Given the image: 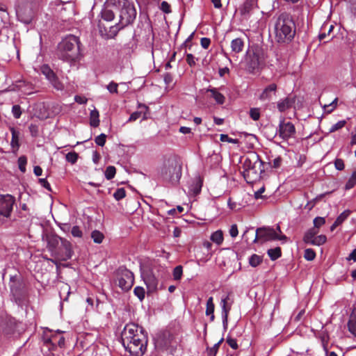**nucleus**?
<instances>
[{"label":"nucleus","mask_w":356,"mask_h":356,"mask_svg":"<svg viewBox=\"0 0 356 356\" xmlns=\"http://www.w3.org/2000/svg\"><path fill=\"white\" fill-rule=\"evenodd\" d=\"M111 3L113 4V8L118 13L119 22L107 27L101 20L99 21V33L106 38H115L120 30L134 22L137 15L134 5L127 0H111Z\"/></svg>","instance_id":"obj_1"},{"label":"nucleus","mask_w":356,"mask_h":356,"mask_svg":"<svg viewBox=\"0 0 356 356\" xmlns=\"http://www.w3.org/2000/svg\"><path fill=\"white\" fill-rule=\"evenodd\" d=\"M122 343L132 356H142L147 348V339L143 329L135 323L127 324L121 333Z\"/></svg>","instance_id":"obj_2"},{"label":"nucleus","mask_w":356,"mask_h":356,"mask_svg":"<svg viewBox=\"0 0 356 356\" xmlns=\"http://www.w3.org/2000/svg\"><path fill=\"white\" fill-rule=\"evenodd\" d=\"M296 24L291 15L287 13H281L274 24L275 40L280 44H289L296 35Z\"/></svg>","instance_id":"obj_3"},{"label":"nucleus","mask_w":356,"mask_h":356,"mask_svg":"<svg viewBox=\"0 0 356 356\" xmlns=\"http://www.w3.org/2000/svg\"><path fill=\"white\" fill-rule=\"evenodd\" d=\"M47 248L55 259L51 261L56 264V260L65 261L70 259L73 254L72 245L66 238L56 234L47 236Z\"/></svg>","instance_id":"obj_4"},{"label":"nucleus","mask_w":356,"mask_h":356,"mask_svg":"<svg viewBox=\"0 0 356 356\" xmlns=\"http://www.w3.org/2000/svg\"><path fill=\"white\" fill-rule=\"evenodd\" d=\"M80 41L78 37L70 35L58 44L57 55L63 61L72 63L80 56Z\"/></svg>","instance_id":"obj_5"},{"label":"nucleus","mask_w":356,"mask_h":356,"mask_svg":"<svg viewBox=\"0 0 356 356\" xmlns=\"http://www.w3.org/2000/svg\"><path fill=\"white\" fill-rule=\"evenodd\" d=\"M159 177L165 181L176 184L181 177V165L175 156L166 158L159 169Z\"/></svg>","instance_id":"obj_6"},{"label":"nucleus","mask_w":356,"mask_h":356,"mask_svg":"<svg viewBox=\"0 0 356 356\" xmlns=\"http://www.w3.org/2000/svg\"><path fill=\"white\" fill-rule=\"evenodd\" d=\"M264 163L258 154L254 153L247 157L243 163V176L248 184H252L261 177V174L264 171Z\"/></svg>","instance_id":"obj_7"},{"label":"nucleus","mask_w":356,"mask_h":356,"mask_svg":"<svg viewBox=\"0 0 356 356\" xmlns=\"http://www.w3.org/2000/svg\"><path fill=\"white\" fill-rule=\"evenodd\" d=\"M266 55L265 51L259 46H253L249 49L245 55L246 70L250 73L259 70L264 65Z\"/></svg>","instance_id":"obj_8"},{"label":"nucleus","mask_w":356,"mask_h":356,"mask_svg":"<svg viewBox=\"0 0 356 356\" xmlns=\"http://www.w3.org/2000/svg\"><path fill=\"white\" fill-rule=\"evenodd\" d=\"M285 235H279L277 234L275 229L270 227H259L256 230V236L254 239V243L259 241L266 242L269 241L276 240H286Z\"/></svg>","instance_id":"obj_9"},{"label":"nucleus","mask_w":356,"mask_h":356,"mask_svg":"<svg viewBox=\"0 0 356 356\" xmlns=\"http://www.w3.org/2000/svg\"><path fill=\"white\" fill-rule=\"evenodd\" d=\"M141 276L147 286L148 292H154L157 289L159 280L152 269L149 268L143 269Z\"/></svg>","instance_id":"obj_10"},{"label":"nucleus","mask_w":356,"mask_h":356,"mask_svg":"<svg viewBox=\"0 0 356 356\" xmlns=\"http://www.w3.org/2000/svg\"><path fill=\"white\" fill-rule=\"evenodd\" d=\"M15 203V198L11 195L0 196V215L8 218Z\"/></svg>","instance_id":"obj_11"},{"label":"nucleus","mask_w":356,"mask_h":356,"mask_svg":"<svg viewBox=\"0 0 356 356\" xmlns=\"http://www.w3.org/2000/svg\"><path fill=\"white\" fill-rule=\"evenodd\" d=\"M118 286L124 291H129L134 284V275L129 270H122L118 279Z\"/></svg>","instance_id":"obj_12"},{"label":"nucleus","mask_w":356,"mask_h":356,"mask_svg":"<svg viewBox=\"0 0 356 356\" xmlns=\"http://www.w3.org/2000/svg\"><path fill=\"white\" fill-rule=\"evenodd\" d=\"M296 134V128L291 122H285L284 120L280 121L279 124V136L283 140H287L293 137Z\"/></svg>","instance_id":"obj_13"},{"label":"nucleus","mask_w":356,"mask_h":356,"mask_svg":"<svg viewBox=\"0 0 356 356\" xmlns=\"http://www.w3.org/2000/svg\"><path fill=\"white\" fill-rule=\"evenodd\" d=\"M9 284L11 293L15 297L16 302L19 301L18 303L20 304L21 298L24 295L23 284L19 280L12 277Z\"/></svg>","instance_id":"obj_14"},{"label":"nucleus","mask_w":356,"mask_h":356,"mask_svg":"<svg viewBox=\"0 0 356 356\" xmlns=\"http://www.w3.org/2000/svg\"><path fill=\"white\" fill-rule=\"evenodd\" d=\"M232 303H233V300H232L230 299L229 295H227L225 298H222L221 302H220V305L222 307V323H223V326L225 329L227 327L228 316H229V313L231 310Z\"/></svg>","instance_id":"obj_15"},{"label":"nucleus","mask_w":356,"mask_h":356,"mask_svg":"<svg viewBox=\"0 0 356 356\" xmlns=\"http://www.w3.org/2000/svg\"><path fill=\"white\" fill-rule=\"evenodd\" d=\"M17 15L24 23L31 22L33 13L29 4L20 6L17 10Z\"/></svg>","instance_id":"obj_16"},{"label":"nucleus","mask_w":356,"mask_h":356,"mask_svg":"<svg viewBox=\"0 0 356 356\" xmlns=\"http://www.w3.org/2000/svg\"><path fill=\"white\" fill-rule=\"evenodd\" d=\"M296 102L295 96H288L284 99L277 102V108L280 112H284L285 111L292 108Z\"/></svg>","instance_id":"obj_17"},{"label":"nucleus","mask_w":356,"mask_h":356,"mask_svg":"<svg viewBox=\"0 0 356 356\" xmlns=\"http://www.w3.org/2000/svg\"><path fill=\"white\" fill-rule=\"evenodd\" d=\"M117 12L113 8V4L108 3L101 12L102 19L106 22H111L115 18V13Z\"/></svg>","instance_id":"obj_18"},{"label":"nucleus","mask_w":356,"mask_h":356,"mask_svg":"<svg viewBox=\"0 0 356 356\" xmlns=\"http://www.w3.org/2000/svg\"><path fill=\"white\" fill-rule=\"evenodd\" d=\"M3 326V332L5 334H13L17 330V322L15 318L10 317L5 321Z\"/></svg>","instance_id":"obj_19"},{"label":"nucleus","mask_w":356,"mask_h":356,"mask_svg":"<svg viewBox=\"0 0 356 356\" xmlns=\"http://www.w3.org/2000/svg\"><path fill=\"white\" fill-rule=\"evenodd\" d=\"M138 108L140 109V111H135L131 114L128 122L136 121V120L140 118L142 115H143V120H146L147 118V112L149 111L148 106H147L145 104H139Z\"/></svg>","instance_id":"obj_20"},{"label":"nucleus","mask_w":356,"mask_h":356,"mask_svg":"<svg viewBox=\"0 0 356 356\" xmlns=\"http://www.w3.org/2000/svg\"><path fill=\"white\" fill-rule=\"evenodd\" d=\"M277 90V85L275 83H271L263 90L259 96V99L261 101H266L270 99L272 96V93L275 94Z\"/></svg>","instance_id":"obj_21"},{"label":"nucleus","mask_w":356,"mask_h":356,"mask_svg":"<svg viewBox=\"0 0 356 356\" xmlns=\"http://www.w3.org/2000/svg\"><path fill=\"white\" fill-rule=\"evenodd\" d=\"M46 343H51L54 346H58L62 347L65 344V338L60 334H54L51 337L45 339Z\"/></svg>","instance_id":"obj_22"},{"label":"nucleus","mask_w":356,"mask_h":356,"mask_svg":"<svg viewBox=\"0 0 356 356\" xmlns=\"http://www.w3.org/2000/svg\"><path fill=\"white\" fill-rule=\"evenodd\" d=\"M207 92L211 93V97L215 99L217 104H223L225 103V96L222 93H220L217 88H209L207 90Z\"/></svg>","instance_id":"obj_23"},{"label":"nucleus","mask_w":356,"mask_h":356,"mask_svg":"<svg viewBox=\"0 0 356 356\" xmlns=\"http://www.w3.org/2000/svg\"><path fill=\"white\" fill-rule=\"evenodd\" d=\"M244 47V42L241 38H236L231 42L232 51L236 54L241 52Z\"/></svg>","instance_id":"obj_24"},{"label":"nucleus","mask_w":356,"mask_h":356,"mask_svg":"<svg viewBox=\"0 0 356 356\" xmlns=\"http://www.w3.org/2000/svg\"><path fill=\"white\" fill-rule=\"evenodd\" d=\"M254 4L255 0H245L240 8L241 14L242 15H248L253 9Z\"/></svg>","instance_id":"obj_25"},{"label":"nucleus","mask_w":356,"mask_h":356,"mask_svg":"<svg viewBox=\"0 0 356 356\" xmlns=\"http://www.w3.org/2000/svg\"><path fill=\"white\" fill-rule=\"evenodd\" d=\"M334 29L333 25H329L327 24H323L321 28V33L318 35V39L320 41L324 40L327 37H329L330 33Z\"/></svg>","instance_id":"obj_26"},{"label":"nucleus","mask_w":356,"mask_h":356,"mask_svg":"<svg viewBox=\"0 0 356 356\" xmlns=\"http://www.w3.org/2000/svg\"><path fill=\"white\" fill-rule=\"evenodd\" d=\"M318 233V229H316V228H312L309 229L304 235L303 241L307 244L312 245Z\"/></svg>","instance_id":"obj_27"},{"label":"nucleus","mask_w":356,"mask_h":356,"mask_svg":"<svg viewBox=\"0 0 356 356\" xmlns=\"http://www.w3.org/2000/svg\"><path fill=\"white\" fill-rule=\"evenodd\" d=\"M348 327V330L356 337V309H354L350 314Z\"/></svg>","instance_id":"obj_28"},{"label":"nucleus","mask_w":356,"mask_h":356,"mask_svg":"<svg viewBox=\"0 0 356 356\" xmlns=\"http://www.w3.org/2000/svg\"><path fill=\"white\" fill-rule=\"evenodd\" d=\"M214 309H215V305L213 303V297H210V298H209V299L207 300V308H206L205 314L207 316H211V317H210L211 321H213L215 318V316L213 314Z\"/></svg>","instance_id":"obj_29"},{"label":"nucleus","mask_w":356,"mask_h":356,"mask_svg":"<svg viewBox=\"0 0 356 356\" xmlns=\"http://www.w3.org/2000/svg\"><path fill=\"white\" fill-rule=\"evenodd\" d=\"M10 132L12 134L10 145L13 148H19V133L14 127H10Z\"/></svg>","instance_id":"obj_30"},{"label":"nucleus","mask_w":356,"mask_h":356,"mask_svg":"<svg viewBox=\"0 0 356 356\" xmlns=\"http://www.w3.org/2000/svg\"><path fill=\"white\" fill-rule=\"evenodd\" d=\"M99 114L97 109L91 111L90 114V124L91 127H97L99 125Z\"/></svg>","instance_id":"obj_31"},{"label":"nucleus","mask_w":356,"mask_h":356,"mask_svg":"<svg viewBox=\"0 0 356 356\" xmlns=\"http://www.w3.org/2000/svg\"><path fill=\"white\" fill-rule=\"evenodd\" d=\"M48 81L56 90H63L64 89L63 83L59 80L56 74H54Z\"/></svg>","instance_id":"obj_32"},{"label":"nucleus","mask_w":356,"mask_h":356,"mask_svg":"<svg viewBox=\"0 0 356 356\" xmlns=\"http://www.w3.org/2000/svg\"><path fill=\"white\" fill-rule=\"evenodd\" d=\"M202 186V181L200 179V177H198L195 179V181L191 186L190 190L194 195H197L200 193Z\"/></svg>","instance_id":"obj_33"},{"label":"nucleus","mask_w":356,"mask_h":356,"mask_svg":"<svg viewBox=\"0 0 356 356\" xmlns=\"http://www.w3.org/2000/svg\"><path fill=\"white\" fill-rule=\"evenodd\" d=\"M223 340H224V339L221 338L216 343H215L213 345V347L210 348V347L207 346V350H206L207 355L208 356H216L219 350L220 346L222 343Z\"/></svg>","instance_id":"obj_34"},{"label":"nucleus","mask_w":356,"mask_h":356,"mask_svg":"<svg viewBox=\"0 0 356 356\" xmlns=\"http://www.w3.org/2000/svg\"><path fill=\"white\" fill-rule=\"evenodd\" d=\"M267 254L272 261H275L282 256V250L280 247L269 249Z\"/></svg>","instance_id":"obj_35"},{"label":"nucleus","mask_w":356,"mask_h":356,"mask_svg":"<svg viewBox=\"0 0 356 356\" xmlns=\"http://www.w3.org/2000/svg\"><path fill=\"white\" fill-rule=\"evenodd\" d=\"M211 240L218 245H220L223 242V233L221 230H218L213 232L211 237Z\"/></svg>","instance_id":"obj_36"},{"label":"nucleus","mask_w":356,"mask_h":356,"mask_svg":"<svg viewBox=\"0 0 356 356\" xmlns=\"http://www.w3.org/2000/svg\"><path fill=\"white\" fill-rule=\"evenodd\" d=\"M262 261L263 259L261 256L254 254L249 259V264L252 267H257L262 262Z\"/></svg>","instance_id":"obj_37"},{"label":"nucleus","mask_w":356,"mask_h":356,"mask_svg":"<svg viewBox=\"0 0 356 356\" xmlns=\"http://www.w3.org/2000/svg\"><path fill=\"white\" fill-rule=\"evenodd\" d=\"M91 238H92L94 243L99 244L103 241L104 236L101 232L98 230H94L91 233Z\"/></svg>","instance_id":"obj_38"},{"label":"nucleus","mask_w":356,"mask_h":356,"mask_svg":"<svg viewBox=\"0 0 356 356\" xmlns=\"http://www.w3.org/2000/svg\"><path fill=\"white\" fill-rule=\"evenodd\" d=\"M40 70L48 80L55 74L48 65H42Z\"/></svg>","instance_id":"obj_39"},{"label":"nucleus","mask_w":356,"mask_h":356,"mask_svg":"<svg viewBox=\"0 0 356 356\" xmlns=\"http://www.w3.org/2000/svg\"><path fill=\"white\" fill-rule=\"evenodd\" d=\"M70 286L67 284L63 285L60 288V298H63L65 301L67 300L68 296L70 293Z\"/></svg>","instance_id":"obj_40"},{"label":"nucleus","mask_w":356,"mask_h":356,"mask_svg":"<svg viewBox=\"0 0 356 356\" xmlns=\"http://www.w3.org/2000/svg\"><path fill=\"white\" fill-rule=\"evenodd\" d=\"M116 173V169L113 165H109L105 170V177L108 180L112 179Z\"/></svg>","instance_id":"obj_41"},{"label":"nucleus","mask_w":356,"mask_h":356,"mask_svg":"<svg viewBox=\"0 0 356 356\" xmlns=\"http://www.w3.org/2000/svg\"><path fill=\"white\" fill-rule=\"evenodd\" d=\"M304 257L307 261H313L316 257V252L312 248H307L305 250Z\"/></svg>","instance_id":"obj_42"},{"label":"nucleus","mask_w":356,"mask_h":356,"mask_svg":"<svg viewBox=\"0 0 356 356\" xmlns=\"http://www.w3.org/2000/svg\"><path fill=\"white\" fill-rule=\"evenodd\" d=\"M78 157L79 155L76 152H71L66 154L65 159L69 163L74 164L77 161Z\"/></svg>","instance_id":"obj_43"},{"label":"nucleus","mask_w":356,"mask_h":356,"mask_svg":"<svg viewBox=\"0 0 356 356\" xmlns=\"http://www.w3.org/2000/svg\"><path fill=\"white\" fill-rule=\"evenodd\" d=\"M356 184V170L353 172L351 177L346 184V189H350L353 188Z\"/></svg>","instance_id":"obj_44"},{"label":"nucleus","mask_w":356,"mask_h":356,"mask_svg":"<svg viewBox=\"0 0 356 356\" xmlns=\"http://www.w3.org/2000/svg\"><path fill=\"white\" fill-rule=\"evenodd\" d=\"M327 238L325 235L316 236L312 245H321L326 242Z\"/></svg>","instance_id":"obj_45"},{"label":"nucleus","mask_w":356,"mask_h":356,"mask_svg":"<svg viewBox=\"0 0 356 356\" xmlns=\"http://www.w3.org/2000/svg\"><path fill=\"white\" fill-rule=\"evenodd\" d=\"M350 214V210H345L337 218L335 221L340 225L344 220L347 219Z\"/></svg>","instance_id":"obj_46"},{"label":"nucleus","mask_w":356,"mask_h":356,"mask_svg":"<svg viewBox=\"0 0 356 356\" xmlns=\"http://www.w3.org/2000/svg\"><path fill=\"white\" fill-rule=\"evenodd\" d=\"M183 274V268L181 266H176L173 270V277L175 280H179Z\"/></svg>","instance_id":"obj_47"},{"label":"nucleus","mask_w":356,"mask_h":356,"mask_svg":"<svg viewBox=\"0 0 356 356\" xmlns=\"http://www.w3.org/2000/svg\"><path fill=\"white\" fill-rule=\"evenodd\" d=\"M220 140L222 142H227V143H233V144H238L239 143L238 139L232 138L229 137L228 135H227V134H220Z\"/></svg>","instance_id":"obj_48"},{"label":"nucleus","mask_w":356,"mask_h":356,"mask_svg":"<svg viewBox=\"0 0 356 356\" xmlns=\"http://www.w3.org/2000/svg\"><path fill=\"white\" fill-rule=\"evenodd\" d=\"M125 196H126V191H125L124 188H118L113 194L114 198L118 201L122 200Z\"/></svg>","instance_id":"obj_49"},{"label":"nucleus","mask_w":356,"mask_h":356,"mask_svg":"<svg viewBox=\"0 0 356 356\" xmlns=\"http://www.w3.org/2000/svg\"><path fill=\"white\" fill-rule=\"evenodd\" d=\"M134 293L140 300H143L145 298V291L143 287L136 286L134 290Z\"/></svg>","instance_id":"obj_50"},{"label":"nucleus","mask_w":356,"mask_h":356,"mask_svg":"<svg viewBox=\"0 0 356 356\" xmlns=\"http://www.w3.org/2000/svg\"><path fill=\"white\" fill-rule=\"evenodd\" d=\"M26 163H27V159H26V156H22L18 159L19 169L20 170L21 172H26Z\"/></svg>","instance_id":"obj_51"},{"label":"nucleus","mask_w":356,"mask_h":356,"mask_svg":"<svg viewBox=\"0 0 356 356\" xmlns=\"http://www.w3.org/2000/svg\"><path fill=\"white\" fill-rule=\"evenodd\" d=\"M106 141V135L105 134H101L97 136L95 139V143L101 147H103Z\"/></svg>","instance_id":"obj_52"},{"label":"nucleus","mask_w":356,"mask_h":356,"mask_svg":"<svg viewBox=\"0 0 356 356\" xmlns=\"http://www.w3.org/2000/svg\"><path fill=\"white\" fill-rule=\"evenodd\" d=\"M250 116L253 120H258L260 118V111L258 108H252L250 110Z\"/></svg>","instance_id":"obj_53"},{"label":"nucleus","mask_w":356,"mask_h":356,"mask_svg":"<svg viewBox=\"0 0 356 356\" xmlns=\"http://www.w3.org/2000/svg\"><path fill=\"white\" fill-rule=\"evenodd\" d=\"M346 124V120H341L337 122L336 124H333L331 128L330 129V132H334L341 128H343Z\"/></svg>","instance_id":"obj_54"},{"label":"nucleus","mask_w":356,"mask_h":356,"mask_svg":"<svg viewBox=\"0 0 356 356\" xmlns=\"http://www.w3.org/2000/svg\"><path fill=\"white\" fill-rule=\"evenodd\" d=\"M325 223V220L323 217H316L314 219V227L318 229Z\"/></svg>","instance_id":"obj_55"},{"label":"nucleus","mask_w":356,"mask_h":356,"mask_svg":"<svg viewBox=\"0 0 356 356\" xmlns=\"http://www.w3.org/2000/svg\"><path fill=\"white\" fill-rule=\"evenodd\" d=\"M12 113L15 118L19 119L22 115V110L19 105H14L12 107Z\"/></svg>","instance_id":"obj_56"},{"label":"nucleus","mask_w":356,"mask_h":356,"mask_svg":"<svg viewBox=\"0 0 356 356\" xmlns=\"http://www.w3.org/2000/svg\"><path fill=\"white\" fill-rule=\"evenodd\" d=\"M71 234L74 237L81 238L83 236V232L79 226L72 227Z\"/></svg>","instance_id":"obj_57"},{"label":"nucleus","mask_w":356,"mask_h":356,"mask_svg":"<svg viewBox=\"0 0 356 356\" xmlns=\"http://www.w3.org/2000/svg\"><path fill=\"white\" fill-rule=\"evenodd\" d=\"M338 98L336 97L330 104L325 105V108L327 109V113H331L337 106Z\"/></svg>","instance_id":"obj_58"},{"label":"nucleus","mask_w":356,"mask_h":356,"mask_svg":"<svg viewBox=\"0 0 356 356\" xmlns=\"http://www.w3.org/2000/svg\"><path fill=\"white\" fill-rule=\"evenodd\" d=\"M29 131L31 133V135L33 137H36L38 135V126L35 124H31L29 127Z\"/></svg>","instance_id":"obj_59"},{"label":"nucleus","mask_w":356,"mask_h":356,"mask_svg":"<svg viewBox=\"0 0 356 356\" xmlns=\"http://www.w3.org/2000/svg\"><path fill=\"white\" fill-rule=\"evenodd\" d=\"M118 85L113 81H111L107 86L108 90L111 93H118Z\"/></svg>","instance_id":"obj_60"},{"label":"nucleus","mask_w":356,"mask_h":356,"mask_svg":"<svg viewBox=\"0 0 356 356\" xmlns=\"http://www.w3.org/2000/svg\"><path fill=\"white\" fill-rule=\"evenodd\" d=\"M334 166L338 170H343L345 167L343 160L341 159H336L334 161Z\"/></svg>","instance_id":"obj_61"},{"label":"nucleus","mask_w":356,"mask_h":356,"mask_svg":"<svg viewBox=\"0 0 356 356\" xmlns=\"http://www.w3.org/2000/svg\"><path fill=\"white\" fill-rule=\"evenodd\" d=\"M186 63L191 66H195V58L192 54H187L186 56Z\"/></svg>","instance_id":"obj_62"},{"label":"nucleus","mask_w":356,"mask_h":356,"mask_svg":"<svg viewBox=\"0 0 356 356\" xmlns=\"http://www.w3.org/2000/svg\"><path fill=\"white\" fill-rule=\"evenodd\" d=\"M226 342L234 350H236L238 347L236 340L232 337H227L226 339Z\"/></svg>","instance_id":"obj_63"},{"label":"nucleus","mask_w":356,"mask_h":356,"mask_svg":"<svg viewBox=\"0 0 356 356\" xmlns=\"http://www.w3.org/2000/svg\"><path fill=\"white\" fill-rule=\"evenodd\" d=\"M348 3L351 13L356 17V0H348Z\"/></svg>","instance_id":"obj_64"}]
</instances>
